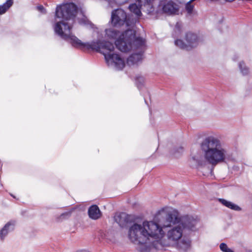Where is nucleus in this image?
I'll return each mask as SVG.
<instances>
[{"mask_svg": "<svg viewBox=\"0 0 252 252\" xmlns=\"http://www.w3.org/2000/svg\"><path fill=\"white\" fill-rule=\"evenodd\" d=\"M166 233L163 228L153 221H144L142 224L135 223L128 231L130 241L139 245L141 252L147 251L151 246L160 249L164 246H174L181 252H186L190 248L191 241L179 224L167 227Z\"/></svg>", "mask_w": 252, "mask_h": 252, "instance_id": "f257e3e1", "label": "nucleus"}, {"mask_svg": "<svg viewBox=\"0 0 252 252\" xmlns=\"http://www.w3.org/2000/svg\"><path fill=\"white\" fill-rule=\"evenodd\" d=\"M75 17H62L63 19L57 21L54 26V31L61 38L69 41L72 46L78 48L92 49L100 52L104 56L108 66L116 70H122L125 66V62L119 54L114 52V46L109 42L98 40L91 43L82 42L71 33V26ZM61 18V17H57Z\"/></svg>", "mask_w": 252, "mask_h": 252, "instance_id": "f03ea898", "label": "nucleus"}, {"mask_svg": "<svg viewBox=\"0 0 252 252\" xmlns=\"http://www.w3.org/2000/svg\"><path fill=\"white\" fill-rule=\"evenodd\" d=\"M200 148L203 154H196L191 157L189 162L192 166H203L206 162L213 166L225 162L229 157L228 151L220 140L212 135L204 138L200 143Z\"/></svg>", "mask_w": 252, "mask_h": 252, "instance_id": "7ed1b4c3", "label": "nucleus"}, {"mask_svg": "<svg viewBox=\"0 0 252 252\" xmlns=\"http://www.w3.org/2000/svg\"><path fill=\"white\" fill-rule=\"evenodd\" d=\"M115 45L123 52H128L132 50L138 51V53L133 54L127 58L128 65H137L141 63L143 53L146 49V41L144 38L136 37L134 30L125 31L115 41Z\"/></svg>", "mask_w": 252, "mask_h": 252, "instance_id": "20e7f679", "label": "nucleus"}, {"mask_svg": "<svg viewBox=\"0 0 252 252\" xmlns=\"http://www.w3.org/2000/svg\"><path fill=\"white\" fill-rule=\"evenodd\" d=\"M158 216L165 218L163 221H159L161 224L160 226L165 229L171 226V223L176 225L179 223L180 216L178 211L171 208H166L161 210L158 212Z\"/></svg>", "mask_w": 252, "mask_h": 252, "instance_id": "39448f33", "label": "nucleus"}, {"mask_svg": "<svg viewBox=\"0 0 252 252\" xmlns=\"http://www.w3.org/2000/svg\"><path fill=\"white\" fill-rule=\"evenodd\" d=\"M179 224L186 234H187L197 231L200 225V221L197 216L185 215L180 216Z\"/></svg>", "mask_w": 252, "mask_h": 252, "instance_id": "423d86ee", "label": "nucleus"}, {"mask_svg": "<svg viewBox=\"0 0 252 252\" xmlns=\"http://www.w3.org/2000/svg\"><path fill=\"white\" fill-rule=\"evenodd\" d=\"M185 42L181 39L175 41V44L181 49L189 50L196 47L199 43L197 35L191 32H187L184 38Z\"/></svg>", "mask_w": 252, "mask_h": 252, "instance_id": "0eeeda50", "label": "nucleus"}, {"mask_svg": "<svg viewBox=\"0 0 252 252\" xmlns=\"http://www.w3.org/2000/svg\"><path fill=\"white\" fill-rule=\"evenodd\" d=\"M77 11L78 7L74 3H63L57 5L55 16H75Z\"/></svg>", "mask_w": 252, "mask_h": 252, "instance_id": "6e6552de", "label": "nucleus"}, {"mask_svg": "<svg viewBox=\"0 0 252 252\" xmlns=\"http://www.w3.org/2000/svg\"><path fill=\"white\" fill-rule=\"evenodd\" d=\"M131 17H111V23L114 27H119L126 25V27L132 26L134 22H129Z\"/></svg>", "mask_w": 252, "mask_h": 252, "instance_id": "1a4fd4ad", "label": "nucleus"}, {"mask_svg": "<svg viewBox=\"0 0 252 252\" xmlns=\"http://www.w3.org/2000/svg\"><path fill=\"white\" fill-rule=\"evenodd\" d=\"M163 11L170 14H178L179 6L172 0H166L162 3Z\"/></svg>", "mask_w": 252, "mask_h": 252, "instance_id": "9d476101", "label": "nucleus"}, {"mask_svg": "<svg viewBox=\"0 0 252 252\" xmlns=\"http://www.w3.org/2000/svg\"><path fill=\"white\" fill-rule=\"evenodd\" d=\"M15 222L10 221L5 224V225L0 230V239L3 241L8 233L12 231L14 228Z\"/></svg>", "mask_w": 252, "mask_h": 252, "instance_id": "9b49d317", "label": "nucleus"}, {"mask_svg": "<svg viewBox=\"0 0 252 252\" xmlns=\"http://www.w3.org/2000/svg\"><path fill=\"white\" fill-rule=\"evenodd\" d=\"M154 0H136L141 6H143L142 9L145 10L147 14H151L153 11V7L152 6V1Z\"/></svg>", "mask_w": 252, "mask_h": 252, "instance_id": "f8f14e48", "label": "nucleus"}, {"mask_svg": "<svg viewBox=\"0 0 252 252\" xmlns=\"http://www.w3.org/2000/svg\"><path fill=\"white\" fill-rule=\"evenodd\" d=\"M88 214L91 219L97 220L101 216V213L99 208L96 205H92L88 210Z\"/></svg>", "mask_w": 252, "mask_h": 252, "instance_id": "ddd939ff", "label": "nucleus"}, {"mask_svg": "<svg viewBox=\"0 0 252 252\" xmlns=\"http://www.w3.org/2000/svg\"><path fill=\"white\" fill-rule=\"evenodd\" d=\"M219 201L220 203H221L223 205L229 208L231 210L236 211H240L242 210V208L239 207L238 205L232 203L231 201L226 200L224 199L220 198L219 199Z\"/></svg>", "mask_w": 252, "mask_h": 252, "instance_id": "4468645a", "label": "nucleus"}, {"mask_svg": "<svg viewBox=\"0 0 252 252\" xmlns=\"http://www.w3.org/2000/svg\"><path fill=\"white\" fill-rule=\"evenodd\" d=\"M114 220L117 223L121 225L126 221V215L124 213L117 214L114 217Z\"/></svg>", "mask_w": 252, "mask_h": 252, "instance_id": "2eb2a0df", "label": "nucleus"}, {"mask_svg": "<svg viewBox=\"0 0 252 252\" xmlns=\"http://www.w3.org/2000/svg\"><path fill=\"white\" fill-rule=\"evenodd\" d=\"M128 9L132 13L135 15V16H140V8L136 3L130 4L128 6Z\"/></svg>", "mask_w": 252, "mask_h": 252, "instance_id": "dca6fc26", "label": "nucleus"}, {"mask_svg": "<svg viewBox=\"0 0 252 252\" xmlns=\"http://www.w3.org/2000/svg\"><path fill=\"white\" fill-rule=\"evenodd\" d=\"M106 35L110 38L115 39L119 36L120 32L114 29H106L105 30Z\"/></svg>", "mask_w": 252, "mask_h": 252, "instance_id": "f3484780", "label": "nucleus"}, {"mask_svg": "<svg viewBox=\"0 0 252 252\" xmlns=\"http://www.w3.org/2000/svg\"><path fill=\"white\" fill-rule=\"evenodd\" d=\"M12 0H7L5 3L0 5V15L3 14L12 5Z\"/></svg>", "mask_w": 252, "mask_h": 252, "instance_id": "a211bd4d", "label": "nucleus"}, {"mask_svg": "<svg viewBox=\"0 0 252 252\" xmlns=\"http://www.w3.org/2000/svg\"><path fill=\"white\" fill-rule=\"evenodd\" d=\"M239 67L241 72L243 75H247L249 74L250 71L249 68L246 66L243 62H240L239 64Z\"/></svg>", "mask_w": 252, "mask_h": 252, "instance_id": "6ab92c4d", "label": "nucleus"}, {"mask_svg": "<svg viewBox=\"0 0 252 252\" xmlns=\"http://www.w3.org/2000/svg\"><path fill=\"white\" fill-rule=\"evenodd\" d=\"M79 23L81 25L90 26L91 28H93L94 26V25L87 19V17H83L80 19Z\"/></svg>", "mask_w": 252, "mask_h": 252, "instance_id": "aec40b11", "label": "nucleus"}, {"mask_svg": "<svg viewBox=\"0 0 252 252\" xmlns=\"http://www.w3.org/2000/svg\"><path fill=\"white\" fill-rule=\"evenodd\" d=\"M111 16H126V12L122 8H118L112 11Z\"/></svg>", "mask_w": 252, "mask_h": 252, "instance_id": "412c9836", "label": "nucleus"}, {"mask_svg": "<svg viewBox=\"0 0 252 252\" xmlns=\"http://www.w3.org/2000/svg\"><path fill=\"white\" fill-rule=\"evenodd\" d=\"M220 248L222 252H234L232 249L229 248L227 245L224 243L220 244Z\"/></svg>", "mask_w": 252, "mask_h": 252, "instance_id": "4be33fe9", "label": "nucleus"}, {"mask_svg": "<svg viewBox=\"0 0 252 252\" xmlns=\"http://www.w3.org/2000/svg\"><path fill=\"white\" fill-rule=\"evenodd\" d=\"M144 82V79L143 77H138L136 78V83L138 88H141Z\"/></svg>", "mask_w": 252, "mask_h": 252, "instance_id": "5701e85b", "label": "nucleus"}, {"mask_svg": "<svg viewBox=\"0 0 252 252\" xmlns=\"http://www.w3.org/2000/svg\"><path fill=\"white\" fill-rule=\"evenodd\" d=\"M35 9L39 11L41 14L45 15L46 14V9L41 5H38L35 7Z\"/></svg>", "mask_w": 252, "mask_h": 252, "instance_id": "b1692460", "label": "nucleus"}, {"mask_svg": "<svg viewBox=\"0 0 252 252\" xmlns=\"http://www.w3.org/2000/svg\"><path fill=\"white\" fill-rule=\"evenodd\" d=\"M182 27V24L180 22H177L175 26V31H177L179 33L181 32V29Z\"/></svg>", "mask_w": 252, "mask_h": 252, "instance_id": "393cba45", "label": "nucleus"}, {"mask_svg": "<svg viewBox=\"0 0 252 252\" xmlns=\"http://www.w3.org/2000/svg\"><path fill=\"white\" fill-rule=\"evenodd\" d=\"M70 216V212H65V213H63L61 215L60 217L65 218L66 217H69Z\"/></svg>", "mask_w": 252, "mask_h": 252, "instance_id": "a878e982", "label": "nucleus"}, {"mask_svg": "<svg viewBox=\"0 0 252 252\" xmlns=\"http://www.w3.org/2000/svg\"><path fill=\"white\" fill-rule=\"evenodd\" d=\"M247 252H252V250H248L247 251Z\"/></svg>", "mask_w": 252, "mask_h": 252, "instance_id": "bb28decb", "label": "nucleus"}, {"mask_svg": "<svg viewBox=\"0 0 252 252\" xmlns=\"http://www.w3.org/2000/svg\"><path fill=\"white\" fill-rule=\"evenodd\" d=\"M180 150H181V151H183V148H180Z\"/></svg>", "mask_w": 252, "mask_h": 252, "instance_id": "cd10ccee", "label": "nucleus"}]
</instances>
